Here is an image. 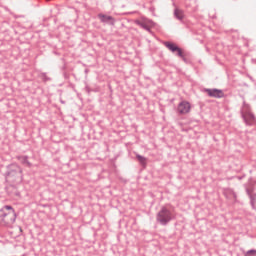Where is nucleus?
Here are the masks:
<instances>
[{
  "mask_svg": "<svg viewBox=\"0 0 256 256\" xmlns=\"http://www.w3.org/2000/svg\"><path fill=\"white\" fill-rule=\"evenodd\" d=\"M173 219H175V208L170 206H162L156 215L157 223L163 227H167Z\"/></svg>",
  "mask_w": 256,
  "mask_h": 256,
  "instance_id": "f03ea898",
  "label": "nucleus"
},
{
  "mask_svg": "<svg viewBox=\"0 0 256 256\" xmlns=\"http://www.w3.org/2000/svg\"><path fill=\"white\" fill-rule=\"evenodd\" d=\"M191 111V104L187 101H182L178 104L177 112L179 115H187Z\"/></svg>",
  "mask_w": 256,
  "mask_h": 256,
  "instance_id": "0eeeda50",
  "label": "nucleus"
},
{
  "mask_svg": "<svg viewBox=\"0 0 256 256\" xmlns=\"http://www.w3.org/2000/svg\"><path fill=\"white\" fill-rule=\"evenodd\" d=\"M244 111H246V114L243 115V119L246 123V125H255L256 119L255 115L253 113L249 112L250 106L246 102L243 103Z\"/></svg>",
  "mask_w": 256,
  "mask_h": 256,
  "instance_id": "20e7f679",
  "label": "nucleus"
},
{
  "mask_svg": "<svg viewBox=\"0 0 256 256\" xmlns=\"http://www.w3.org/2000/svg\"><path fill=\"white\" fill-rule=\"evenodd\" d=\"M19 195H21L19 192H16V196L19 197Z\"/></svg>",
  "mask_w": 256,
  "mask_h": 256,
  "instance_id": "f3484780",
  "label": "nucleus"
},
{
  "mask_svg": "<svg viewBox=\"0 0 256 256\" xmlns=\"http://www.w3.org/2000/svg\"><path fill=\"white\" fill-rule=\"evenodd\" d=\"M85 89H86L87 93L91 92V90L89 89V86H86Z\"/></svg>",
  "mask_w": 256,
  "mask_h": 256,
  "instance_id": "dca6fc26",
  "label": "nucleus"
},
{
  "mask_svg": "<svg viewBox=\"0 0 256 256\" xmlns=\"http://www.w3.org/2000/svg\"><path fill=\"white\" fill-rule=\"evenodd\" d=\"M17 159L25 167H29V168L33 167V164L29 162V156H17Z\"/></svg>",
  "mask_w": 256,
  "mask_h": 256,
  "instance_id": "1a4fd4ad",
  "label": "nucleus"
},
{
  "mask_svg": "<svg viewBox=\"0 0 256 256\" xmlns=\"http://www.w3.org/2000/svg\"><path fill=\"white\" fill-rule=\"evenodd\" d=\"M164 45L165 47H167V49H169V51H171L172 53H176V55L180 57V59H184L183 50L179 46H177V44L173 42H164Z\"/></svg>",
  "mask_w": 256,
  "mask_h": 256,
  "instance_id": "39448f33",
  "label": "nucleus"
},
{
  "mask_svg": "<svg viewBox=\"0 0 256 256\" xmlns=\"http://www.w3.org/2000/svg\"><path fill=\"white\" fill-rule=\"evenodd\" d=\"M38 77L43 81V83H49V81H52L51 77L47 76L46 72H41Z\"/></svg>",
  "mask_w": 256,
  "mask_h": 256,
  "instance_id": "f8f14e48",
  "label": "nucleus"
},
{
  "mask_svg": "<svg viewBox=\"0 0 256 256\" xmlns=\"http://www.w3.org/2000/svg\"><path fill=\"white\" fill-rule=\"evenodd\" d=\"M136 159H137V161H139L140 165H145L146 164L147 158H145V156L137 154Z\"/></svg>",
  "mask_w": 256,
  "mask_h": 256,
  "instance_id": "4468645a",
  "label": "nucleus"
},
{
  "mask_svg": "<svg viewBox=\"0 0 256 256\" xmlns=\"http://www.w3.org/2000/svg\"><path fill=\"white\" fill-rule=\"evenodd\" d=\"M98 19L101 21V23H105L106 25H115V18L113 16L99 13Z\"/></svg>",
  "mask_w": 256,
  "mask_h": 256,
  "instance_id": "6e6552de",
  "label": "nucleus"
},
{
  "mask_svg": "<svg viewBox=\"0 0 256 256\" xmlns=\"http://www.w3.org/2000/svg\"><path fill=\"white\" fill-rule=\"evenodd\" d=\"M183 59V61H187V58H185V56H184V58H182Z\"/></svg>",
  "mask_w": 256,
  "mask_h": 256,
  "instance_id": "a211bd4d",
  "label": "nucleus"
},
{
  "mask_svg": "<svg viewBox=\"0 0 256 256\" xmlns=\"http://www.w3.org/2000/svg\"><path fill=\"white\" fill-rule=\"evenodd\" d=\"M204 91L208 94L209 97H214V99H223V97H225L223 90H219L217 88H206Z\"/></svg>",
  "mask_w": 256,
  "mask_h": 256,
  "instance_id": "423d86ee",
  "label": "nucleus"
},
{
  "mask_svg": "<svg viewBox=\"0 0 256 256\" xmlns=\"http://www.w3.org/2000/svg\"><path fill=\"white\" fill-rule=\"evenodd\" d=\"M17 221V213L15 209L12 208L11 205H4L0 209V225L4 227H9V225H13Z\"/></svg>",
  "mask_w": 256,
  "mask_h": 256,
  "instance_id": "f257e3e1",
  "label": "nucleus"
},
{
  "mask_svg": "<svg viewBox=\"0 0 256 256\" xmlns=\"http://www.w3.org/2000/svg\"><path fill=\"white\" fill-rule=\"evenodd\" d=\"M223 194L226 199H231V197L237 199V193L231 188H225Z\"/></svg>",
  "mask_w": 256,
  "mask_h": 256,
  "instance_id": "9d476101",
  "label": "nucleus"
},
{
  "mask_svg": "<svg viewBox=\"0 0 256 256\" xmlns=\"http://www.w3.org/2000/svg\"><path fill=\"white\" fill-rule=\"evenodd\" d=\"M174 17L176 18V19H178V21H183V17H184V15H183V11H181V10H179V9H175L174 10Z\"/></svg>",
  "mask_w": 256,
  "mask_h": 256,
  "instance_id": "ddd939ff",
  "label": "nucleus"
},
{
  "mask_svg": "<svg viewBox=\"0 0 256 256\" xmlns=\"http://www.w3.org/2000/svg\"><path fill=\"white\" fill-rule=\"evenodd\" d=\"M8 171L6 172V179L10 183H23V169L18 164H10L7 167Z\"/></svg>",
  "mask_w": 256,
  "mask_h": 256,
  "instance_id": "7ed1b4c3",
  "label": "nucleus"
},
{
  "mask_svg": "<svg viewBox=\"0 0 256 256\" xmlns=\"http://www.w3.org/2000/svg\"><path fill=\"white\" fill-rule=\"evenodd\" d=\"M246 193H247L250 201H253V199L255 197V195L253 196V191L251 189H249V188H246Z\"/></svg>",
  "mask_w": 256,
  "mask_h": 256,
  "instance_id": "2eb2a0df",
  "label": "nucleus"
},
{
  "mask_svg": "<svg viewBox=\"0 0 256 256\" xmlns=\"http://www.w3.org/2000/svg\"><path fill=\"white\" fill-rule=\"evenodd\" d=\"M136 25H139V27H141L145 31H148L149 33H151V27H149V25H147V23L137 20Z\"/></svg>",
  "mask_w": 256,
  "mask_h": 256,
  "instance_id": "9b49d317",
  "label": "nucleus"
}]
</instances>
